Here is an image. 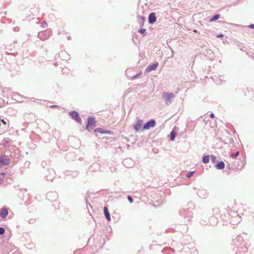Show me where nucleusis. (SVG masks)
Masks as SVG:
<instances>
[{
	"label": "nucleus",
	"mask_w": 254,
	"mask_h": 254,
	"mask_svg": "<svg viewBox=\"0 0 254 254\" xmlns=\"http://www.w3.org/2000/svg\"><path fill=\"white\" fill-rule=\"evenodd\" d=\"M245 208L242 204H235L228 211V214L230 217V223L234 225L239 224L245 216Z\"/></svg>",
	"instance_id": "1"
},
{
	"label": "nucleus",
	"mask_w": 254,
	"mask_h": 254,
	"mask_svg": "<svg viewBox=\"0 0 254 254\" xmlns=\"http://www.w3.org/2000/svg\"><path fill=\"white\" fill-rule=\"evenodd\" d=\"M232 245L233 250L236 254H242L247 251V248L244 242L243 238L239 235H237L232 240Z\"/></svg>",
	"instance_id": "2"
},
{
	"label": "nucleus",
	"mask_w": 254,
	"mask_h": 254,
	"mask_svg": "<svg viewBox=\"0 0 254 254\" xmlns=\"http://www.w3.org/2000/svg\"><path fill=\"white\" fill-rule=\"evenodd\" d=\"M192 211L190 208H183L180 211L181 223L183 225L189 224L192 217Z\"/></svg>",
	"instance_id": "3"
},
{
	"label": "nucleus",
	"mask_w": 254,
	"mask_h": 254,
	"mask_svg": "<svg viewBox=\"0 0 254 254\" xmlns=\"http://www.w3.org/2000/svg\"><path fill=\"white\" fill-rule=\"evenodd\" d=\"M246 160H233L231 163H229L227 167L229 169L234 170H239L243 168L246 165Z\"/></svg>",
	"instance_id": "4"
},
{
	"label": "nucleus",
	"mask_w": 254,
	"mask_h": 254,
	"mask_svg": "<svg viewBox=\"0 0 254 254\" xmlns=\"http://www.w3.org/2000/svg\"><path fill=\"white\" fill-rule=\"evenodd\" d=\"M44 178L47 181L52 182L54 178L56 177V174L55 170L52 168H48L44 173Z\"/></svg>",
	"instance_id": "5"
},
{
	"label": "nucleus",
	"mask_w": 254,
	"mask_h": 254,
	"mask_svg": "<svg viewBox=\"0 0 254 254\" xmlns=\"http://www.w3.org/2000/svg\"><path fill=\"white\" fill-rule=\"evenodd\" d=\"M163 98L165 99L166 104L171 103L172 99L175 97L173 93L165 92L163 94Z\"/></svg>",
	"instance_id": "6"
},
{
	"label": "nucleus",
	"mask_w": 254,
	"mask_h": 254,
	"mask_svg": "<svg viewBox=\"0 0 254 254\" xmlns=\"http://www.w3.org/2000/svg\"><path fill=\"white\" fill-rule=\"evenodd\" d=\"M95 127V121L94 118L89 117L88 119V123L86 126V128L89 131Z\"/></svg>",
	"instance_id": "7"
},
{
	"label": "nucleus",
	"mask_w": 254,
	"mask_h": 254,
	"mask_svg": "<svg viewBox=\"0 0 254 254\" xmlns=\"http://www.w3.org/2000/svg\"><path fill=\"white\" fill-rule=\"evenodd\" d=\"M208 222L210 225L216 226L218 222V217L216 216H211L209 217Z\"/></svg>",
	"instance_id": "8"
},
{
	"label": "nucleus",
	"mask_w": 254,
	"mask_h": 254,
	"mask_svg": "<svg viewBox=\"0 0 254 254\" xmlns=\"http://www.w3.org/2000/svg\"><path fill=\"white\" fill-rule=\"evenodd\" d=\"M122 163L125 167L128 168L132 167L135 164L133 160H123Z\"/></svg>",
	"instance_id": "9"
},
{
	"label": "nucleus",
	"mask_w": 254,
	"mask_h": 254,
	"mask_svg": "<svg viewBox=\"0 0 254 254\" xmlns=\"http://www.w3.org/2000/svg\"><path fill=\"white\" fill-rule=\"evenodd\" d=\"M155 122L154 120H150L148 122H147L143 127V129H148L150 127H153L155 125Z\"/></svg>",
	"instance_id": "10"
},
{
	"label": "nucleus",
	"mask_w": 254,
	"mask_h": 254,
	"mask_svg": "<svg viewBox=\"0 0 254 254\" xmlns=\"http://www.w3.org/2000/svg\"><path fill=\"white\" fill-rule=\"evenodd\" d=\"M46 197L49 200L53 201L58 198V195L56 192H49L47 193Z\"/></svg>",
	"instance_id": "11"
},
{
	"label": "nucleus",
	"mask_w": 254,
	"mask_h": 254,
	"mask_svg": "<svg viewBox=\"0 0 254 254\" xmlns=\"http://www.w3.org/2000/svg\"><path fill=\"white\" fill-rule=\"evenodd\" d=\"M70 115L71 118L74 119L76 122L78 123L81 122V118L77 112L74 111H71L70 112Z\"/></svg>",
	"instance_id": "12"
},
{
	"label": "nucleus",
	"mask_w": 254,
	"mask_h": 254,
	"mask_svg": "<svg viewBox=\"0 0 254 254\" xmlns=\"http://www.w3.org/2000/svg\"><path fill=\"white\" fill-rule=\"evenodd\" d=\"M8 213V210L5 207H2L0 209V216L2 218L6 217Z\"/></svg>",
	"instance_id": "13"
},
{
	"label": "nucleus",
	"mask_w": 254,
	"mask_h": 254,
	"mask_svg": "<svg viewBox=\"0 0 254 254\" xmlns=\"http://www.w3.org/2000/svg\"><path fill=\"white\" fill-rule=\"evenodd\" d=\"M103 211H104V214L105 217H106L107 220L108 221H111V215H110V213L108 210V207L107 206H104V208H103Z\"/></svg>",
	"instance_id": "14"
},
{
	"label": "nucleus",
	"mask_w": 254,
	"mask_h": 254,
	"mask_svg": "<svg viewBox=\"0 0 254 254\" xmlns=\"http://www.w3.org/2000/svg\"><path fill=\"white\" fill-rule=\"evenodd\" d=\"M148 21L151 24L154 23L156 21V14L155 13L152 12L149 14Z\"/></svg>",
	"instance_id": "15"
},
{
	"label": "nucleus",
	"mask_w": 254,
	"mask_h": 254,
	"mask_svg": "<svg viewBox=\"0 0 254 254\" xmlns=\"http://www.w3.org/2000/svg\"><path fill=\"white\" fill-rule=\"evenodd\" d=\"M198 196L201 198H205L207 196V191L205 190H199L197 191Z\"/></svg>",
	"instance_id": "16"
},
{
	"label": "nucleus",
	"mask_w": 254,
	"mask_h": 254,
	"mask_svg": "<svg viewBox=\"0 0 254 254\" xmlns=\"http://www.w3.org/2000/svg\"><path fill=\"white\" fill-rule=\"evenodd\" d=\"M50 160H43L41 162V166L43 168H46L47 170L48 168H50L49 167L50 166Z\"/></svg>",
	"instance_id": "17"
},
{
	"label": "nucleus",
	"mask_w": 254,
	"mask_h": 254,
	"mask_svg": "<svg viewBox=\"0 0 254 254\" xmlns=\"http://www.w3.org/2000/svg\"><path fill=\"white\" fill-rule=\"evenodd\" d=\"M158 65V63H155L152 65L148 66L146 68V70L147 72H150L152 70H155L156 69V68L157 67Z\"/></svg>",
	"instance_id": "18"
},
{
	"label": "nucleus",
	"mask_w": 254,
	"mask_h": 254,
	"mask_svg": "<svg viewBox=\"0 0 254 254\" xmlns=\"http://www.w3.org/2000/svg\"><path fill=\"white\" fill-rule=\"evenodd\" d=\"M215 167L218 169L221 170L225 167V163L222 161L217 162L215 165Z\"/></svg>",
	"instance_id": "19"
},
{
	"label": "nucleus",
	"mask_w": 254,
	"mask_h": 254,
	"mask_svg": "<svg viewBox=\"0 0 254 254\" xmlns=\"http://www.w3.org/2000/svg\"><path fill=\"white\" fill-rule=\"evenodd\" d=\"M142 121H138L134 126V128L136 131H139L142 128Z\"/></svg>",
	"instance_id": "20"
},
{
	"label": "nucleus",
	"mask_w": 254,
	"mask_h": 254,
	"mask_svg": "<svg viewBox=\"0 0 254 254\" xmlns=\"http://www.w3.org/2000/svg\"><path fill=\"white\" fill-rule=\"evenodd\" d=\"M94 132H99V133H102V134H110V131H108V130H103L102 128H96L94 129Z\"/></svg>",
	"instance_id": "21"
},
{
	"label": "nucleus",
	"mask_w": 254,
	"mask_h": 254,
	"mask_svg": "<svg viewBox=\"0 0 254 254\" xmlns=\"http://www.w3.org/2000/svg\"><path fill=\"white\" fill-rule=\"evenodd\" d=\"M10 160H0V167L7 166L9 164Z\"/></svg>",
	"instance_id": "22"
},
{
	"label": "nucleus",
	"mask_w": 254,
	"mask_h": 254,
	"mask_svg": "<svg viewBox=\"0 0 254 254\" xmlns=\"http://www.w3.org/2000/svg\"><path fill=\"white\" fill-rule=\"evenodd\" d=\"M100 167L98 164H94L92 166H91L89 168L90 171H94L95 170L100 169Z\"/></svg>",
	"instance_id": "23"
},
{
	"label": "nucleus",
	"mask_w": 254,
	"mask_h": 254,
	"mask_svg": "<svg viewBox=\"0 0 254 254\" xmlns=\"http://www.w3.org/2000/svg\"><path fill=\"white\" fill-rule=\"evenodd\" d=\"M213 211V215L216 216L218 217L219 212V209L218 208H214L212 209Z\"/></svg>",
	"instance_id": "24"
},
{
	"label": "nucleus",
	"mask_w": 254,
	"mask_h": 254,
	"mask_svg": "<svg viewBox=\"0 0 254 254\" xmlns=\"http://www.w3.org/2000/svg\"><path fill=\"white\" fill-rule=\"evenodd\" d=\"M77 173H75V174H68V172L65 173V176L66 177H69L70 178H74L77 176Z\"/></svg>",
	"instance_id": "25"
},
{
	"label": "nucleus",
	"mask_w": 254,
	"mask_h": 254,
	"mask_svg": "<svg viewBox=\"0 0 254 254\" xmlns=\"http://www.w3.org/2000/svg\"><path fill=\"white\" fill-rule=\"evenodd\" d=\"M220 14H216L214 16H213L211 19H210V21H215L218 19H219L220 18Z\"/></svg>",
	"instance_id": "26"
},
{
	"label": "nucleus",
	"mask_w": 254,
	"mask_h": 254,
	"mask_svg": "<svg viewBox=\"0 0 254 254\" xmlns=\"http://www.w3.org/2000/svg\"><path fill=\"white\" fill-rule=\"evenodd\" d=\"M195 171H190L189 172L187 173V174L186 175V176L188 178H190L194 173Z\"/></svg>",
	"instance_id": "27"
},
{
	"label": "nucleus",
	"mask_w": 254,
	"mask_h": 254,
	"mask_svg": "<svg viewBox=\"0 0 254 254\" xmlns=\"http://www.w3.org/2000/svg\"><path fill=\"white\" fill-rule=\"evenodd\" d=\"M176 136V133L174 131L171 132L170 134V139L171 140H174Z\"/></svg>",
	"instance_id": "28"
},
{
	"label": "nucleus",
	"mask_w": 254,
	"mask_h": 254,
	"mask_svg": "<svg viewBox=\"0 0 254 254\" xmlns=\"http://www.w3.org/2000/svg\"><path fill=\"white\" fill-rule=\"evenodd\" d=\"M127 199L130 203H132L133 202V199L130 195H127Z\"/></svg>",
	"instance_id": "29"
},
{
	"label": "nucleus",
	"mask_w": 254,
	"mask_h": 254,
	"mask_svg": "<svg viewBox=\"0 0 254 254\" xmlns=\"http://www.w3.org/2000/svg\"><path fill=\"white\" fill-rule=\"evenodd\" d=\"M5 229L2 227H0V235H2L4 234L5 233Z\"/></svg>",
	"instance_id": "30"
},
{
	"label": "nucleus",
	"mask_w": 254,
	"mask_h": 254,
	"mask_svg": "<svg viewBox=\"0 0 254 254\" xmlns=\"http://www.w3.org/2000/svg\"><path fill=\"white\" fill-rule=\"evenodd\" d=\"M30 164V162L29 161H26L24 163V167L26 168L29 167V165Z\"/></svg>",
	"instance_id": "31"
},
{
	"label": "nucleus",
	"mask_w": 254,
	"mask_h": 254,
	"mask_svg": "<svg viewBox=\"0 0 254 254\" xmlns=\"http://www.w3.org/2000/svg\"><path fill=\"white\" fill-rule=\"evenodd\" d=\"M239 154V152L238 151H237L236 153L232 154H231V157L232 158H235V157L238 156Z\"/></svg>",
	"instance_id": "32"
},
{
	"label": "nucleus",
	"mask_w": 254,
	"mask_h": 254,
	"mask_svg": "<svg viewBox=\"0 0 254 254\" xmlns=\"http://www.w3.org/2000/svg\"><path fill=\"white\" fill-rule=\"evenodd\" d=\"M210 160H202V162L204 164H207L209 162Z\"/></svg>",
	"instance_id": "33"
},
{
	"label": "nucleus",
	"mask_w": 254,
	"mask_h": 254,
	"mask_svg": "<svg viewBox=\"0 0 254 254\" xmlns=\"http://www.w3.org/2000/svg\"><path fill=\"white\" fill-rule=\"evenodd\" d=\"M35 221V219H31L29 220V223H30V224L34 223Z\"/></svg>",
	"instance_id": "34"
},
{
	"label": "nucleus",
	"mask_w": 254,
	"mask_h": 254,
	"mask_svg": "<svg viewBox=\"0 0 254 254\" xmlns=\"http://www.w3.org/2000/svg\"><path fill=\"white\" fill-rule=\"evenodd\" d=\"M200 223L202 224V225H206V221H204V220H201L200 221Z\"/></svg>",
	"instance_id": "35"
},
{
	"label": "nucleus",
	"mask_w": 254,
	"mask_h": 254,
	"mask_svg": "<svg viewBox=\"0 0 254 254\" xmlns=\"http://www.w3.org/2000/svg\"><path fill=\"white\" fill-rule=\"evenodd\" d=\"M223 37V34H219L217 36V38H222Z\"/></svg>",
	"instance_id": "36"
},
{
	"label": "nucleus",
	"mask_w": 254,
	"mask_h": 254,
	"mask_svg": "<svg viewBox=\"0 0 254 254\" xmlns=\"http://www.w3.org/2000/svg\"><path fill=\"white\" fill-rule=\"evenodd\" d=\"M209 155H205L203 157V159H209Z\"/></svg>",
	"instance_id": "37"
},
{
	"label": "nucleus",
	"mask_w": 254,
	"mask_h": 254,
	"mask_svg": "<svg viewBox=\"0 0 254 254\" xmlns=\"http://www.w3.org/2000/svg\"><path fill=\"white\" fill-rule=\"evenodd\" d=\"M249 27L250 28H254V24H251L249 26Z\"/></svg>",
	"instance_id": "38"
},
{
	"label": "nucleus",
	"mask_w": 254,
	"mask_h": 254,
	"mask_svg": "<svg viewBox=\"0 0 254 254\" xmlns=\"http://www.w3.org/2000/svg\"><path fill=\"white\" fill-rule=\"evenodd\" d=\"M0 174L1 175H2L3 177H4V175H6V174H5V173L4 172H1V173H0Z\"/></svg>",
	"instance_id": "39"
},
{
	"label": "nucleus",
	"mask_w": 254,
	"mask_h": 254,
	"mask_svg": "<svg viewBox=\"0 0 254 254\" xmlns=\"http://www.w3.org/2000/svg\"><path fill=\"white\" fill-rule=\"evenodd\" d=\"M210 117L211 118H213L214 117V115L213 113H211L210 114Z\"/></svg>",
	"instance_id": "40"
},
{
	"label": "nucleus",
	"mask_w": 254,
	"mask_h": 254,
	"mask_svg": "<svg viewBox=\"0 0 254 254\" xmlns=\"http://www.w3.org/2000/svg\"><path fill=\"white\" fill-rule=\"evenodd\" d=\"M3 183V180L0 178V185Z\"/></svg>",
	"instance_id": "41"
},
{
	"label": "nucleus",
	"mask_w": 254,
	"mask_h": 254,
	"mask_svg": "<svg viewBox=\"0 0 254 254\" xmlns=\"http://www.w3.org/2000/svg\"><path fill=\"white\" fill-rule=\"evenodd\" d=\"M145 31V29H142L140 30L141 33H143Z\"/></svg>",
	"instance_id": "42"
},
{
	"label": "nucleus",
	"mask_w": 254,
	"mask_h": 254,
	"mask_svg": "<svg viewBox=\"0 0 254 254\" xmlns=\"http://www.w3.org/2000/svg\"><path fill=\"white\" fill-rule=\"evenodd\" d=\"M55 203H57V204L58 205V207L56 209H60V206H59V203L58 202H55Z\"/></svg>",
	"instance_id": "43"
},
{
	"label": "nucleus",
	"mask_w": 254,
	"mask_h": 254,
	"mask_svg": "<svg viewBox=\"0 0 254 254\" xmlns=\"http://www.w3.org/2000/svg\"><path fill=\"white\" fill-rule=\"evenodd\" d=\"M212 162L213 163H215V160H214V159H213V160H211Z\"/></svg>",
	"instance_id": "44"
},
{
	"label": "nucleus",
	"mask_w": 254,
	"mask_h": 254,
	"mask_svg": "<svg viewBox=\"0 0 254 254\" xmlns=\"http://www.w3.org/2000/svg\"><path fill=\"white\" fill-rule=\"evenodd\" d=\"M193 252H194V253H195V254H197V253H197V250H194Z\"/></svg>",
	"instance_id": "45"
},
{
	"label": "nucleus",
	"mask_w": 254,
	"mask_h": 254,
	"mask_svg": "<svg viewBox=\"0 0 254 254\" xmlns=\"http://www.w3.org/2000/svg\"><path fill=\"white\" fill-rule=\"evenodd\" d=\"M193 32H195V33H196V32H197V31H196V30H194L193 31Z\"/></svg>",
	"instance_id": "46"
},
{
	"label": "nucleus",
	"mask_w": 254,
	"mask_h": 254,
	"mask_svg": "<svg viewBox=\"0 0 254 254\" xmlns=\"http://www.w3.org/2000/svg\"><path fill=\"white\" fill-rule=\"evenodd\" d=\"M212 157L213 158V159H215V158L214 157V156H212Z\"/></svg>",
	"instance_id": "47"
}]
</instances>
